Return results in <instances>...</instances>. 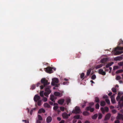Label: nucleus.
I'll return each mask as SVG.
<instances>
[{
	"label": "nucleus",
	"instance_id": "dca6fc26",
	"mask_svg": "<svg viewBox=\"0 0 123 123\" xmlns=\"http://www.w3.org/2000/svg\"><path fill=\"white\" fill-rule=\"evenodd\" d=\"M62 116L64 118L67 119L68 117V114L66 113H64L62 114Z\"/></svg>",
	"mask_w": 123,
	"mask_h": 123
},
{
	"label": "nucleus",
	"instance_id": "a19ab883",
	"mask_svg": "<svg viewBox=\"0 0 123 123\" xmlns=\"http://www.w3.org/2000/svg\"><path fill=\"white\" fill-rule=\"evenodd\" d=\"M58 108V107L57 106H54L53 107V109L55 110H57Z\"/></svg>",
	"mask_w": 123,
	"mask_h": 123
},
{
	"label": "nucleus",
	"instance_id": "f8f14e48",
	"mask_svg": "<svg viewBox=\"0 0 123 123\" xmlns=\"http://www.w3.org/2000/svg\"><path fill=\"white\" fill-rule=\"evenodd\" d=\"M122 94L120 92H119L118 93V95L116 98V100L117 101L120 100L121 98V96Z\"/></svg>",
	"mask_w": 123,
	"mask_h": 123
},
{
	"label": "nucleus",
	"instance_id": "0eeeda50",
	"mask_svg": "<svg viewBox=\"0 0 123 123\" xmlns=\"http://www.w3.org/2000/svg\"><path fill=\"white\" fill-rule=\"evenodd\" d=\"M40 96L37 95H36L34 98V101L36 102H37V101L40 100Z\"/></svg>",
	"mask_w": 123,
	"mask_h": 123
},
{
	"label": "nucleus",
	"instance_id": "052dcab7",
	"mask_svg": "<svg viewBox=\"0 0 123 123\" xmlns=\"http://www.w3.org/2000/svg\"><path fill=\"white\" fill-rule=\"evenodd\" d=\"M67 83V82H63V85H65Z\"/></svg>",
	"mask_w": 123,
	"mask_h": 123
},
{
	"label": "nucleus",
	"instance_id": "9b49d317",
	"mask_svg": "<svg viewBox=\"0 0 123 123\" xmlns=\"http://www.w3.org/2000/svg\"><path fill=\"white\" fill-rule=\"evenodd\" d=\"M54 95L57 96H59L61 97L62 95V93H61L60 92H55L54 93Z\"/></svg>",
	"mask_w": 123,
	"mask_h": 123
},
{
	"label": "nucleus",
	"instance_id": "4d7b16f0",
	"mask_svg": "<svg viewBox=\"0 0 123 123\" xmlns=\"http://www.w3.org/2000/svg\"><path fill=\"white\" fill-rule=\"evenodd\" d=\"M112 94V93L111 92H110L108 94V95L109 96H111Z\"/></svg>",
	"mask_w": 123,
	"mask_h": 123
},
{
	"label": "nucleus",
	"instance_id": "338daca9",
	"mask_svg": "<svg viewBox=\"0 0 123 123\" xmlns=\"http://www.w3.org/2000/svg\"><path fill=\"white\" fill-rule=\"evenodd\" d=\"M120 71V73H122L123 72V69H121L119 70Z\"/></svg>",
	"mask_w": 123,
	"mask_h": 123
},
{
	"label": "nucleus",
	"instance_id": "ddd939ff",
	"mask_svg": "<svg viewBox=\"0 0 123 123\" xmlns=\"http://www.w3.org/2000/svg\"><path fill=\"white\" fill-rule=\"evenodd\" d=\"M52 120V117L50 116H48L46 118V121L48 123L50 122Z\"/></svg>",
	"mask_w": 123,
	"mask_h": 123
},
{
	"label": "nucleus",
	"instance_id": "58836bf2",
	"mask_svg": "<svg viewBox=\"0 0 123 123\" xmlns=\"http://www.w3.org/2000/svg\"><path fill=\"white\" fill-rule=\"evenodd\" d=\"M87 103V102L86 101H84V103L83 104V105H82V108H84V107L86 106V104Z\"/></svg>",
	"mask_w": 123,
	"mask_h": 123
},
{
	"label": "nucleus",
	"instance_id": "c9c22d12",
	"mask_svg": "<svg viewBox=\"0 0 123 123\" xmlns=\"http://www.w3.org/2000/svg\"><path fill=\"white\" fill-rule=\"evenodd\" d=\"M119 68L117 66H115L114 67L113 70H115L118 69Z\"/></svg>",
	"mask_w": 123,
	"mask_h": 123
},
{
	"label": "nucleus",
	"instance_id": "79ce46f5",
	"mask_svg": "<svg viewBox=\"0 0 123 123\" xmlns=\"http://www.w3.org/2000/svg\"><path fill=\"white\" fill-rule=\"evenodd\" d=\"M121 77L120 76H118L116 77V79L117 80H119L121 79Z\"/></svg>",
	"mask_w": 123,
	"mask_h": 123
},
{
	"label": "nucleus",
	"instance_id": "9d476101",
	"mask_svg": "<svg viewBox=\"0 0 123 123\" xmlns=\"http://www.w3.org/2000/svg\"><path fill=\"white\" fill-rule=\"evenodd\" d=\"M50 99L52 102H55V100L56 99V98L53 95H50Z\"/></svg>",
	"mask_w": 123,
	"mask_h": 123
},
{
	"label": "nucleus",
	"instance_id": "f704fd0d",
	"mask_svg": "<svg viewBox=\"0 0 123 123\" xmlns=\"http://www.w3.org/2000/svg\"><path fill=\"white\" fill-rule=\"evenodd\" d=\"M123 101V96L121 98L120 100L118 102V103L119 104H120L121 103V101Z\"/></svg>",
	"mask_w": 123,
	"mask_h": 123
},
{
	"label": "nucleus",
	"instance_id": "bf43d9fd",
	"mask_svg": "<svg viewBox=\"0 0 123 123\" xmlns=\"http://www.w3.org/2000/svg\"><path fill=\"white\" fill-rule=\"evenodd\" d=\"M64 121L63 120H62L59 123H64Z\"/></svg>",
	"mask_w": 123,
	"mask_h": 123
},
{
	"label": "nucleus",
	"instance_id": "bb28decb",
	"mask_svg": "<svg viewBox=\"0 0 123 123\" xmlns=\"http://www.w3.org/2000/svg\"><path fill=\"white\" fill-rule=\"evenodd\" d=\"M105 101H102L101 102L100 105L101 106H103L105 105Z\"/></svg>",
	"mask_w": 123,
	"mask_h": 123
},
{
	"label": "nucleus",
	"instance_id": "2eb2a0df",
	"mask_svg": "<svg viewBox=\"0 0 123 123\" xmlns=\"http://www.w3.org/2000/svg\"><path fill=\"white\" fill-rule=\"evenodd\" d=\"M111 114L110 113H108L106 114L105 116V120H106L109 119L111 117Z\"/></svg>",
	"mask_w": 123,
	"mask_h": 123
},
{
	"label": "nucleus",
	"instance_id": "680f3d73",
	"mask_svg": "<svg viewBox=\"0 0 123 123\" xmlns=\"http://www.w3.org/2000/svg\"><path fill=\"white\" fill-rule=\"evenodd\" d=\"M40 120H38L37 121V123H41V122L40 121Z\"/></svg>",
	"mask_w": 123,
	"mask_h": 123
},
{
	"label": "nucleus",
	"instance_id": "473e14b6",
	"mask_svg": "<svg viewBox=\"0 0 123 123\" xmlns=\"http://www.w3.org/2000/svg\"><path fill=\"white\" fill-rule=\"evenodd\" d=\"M112 91L114 93L116 92L117 91L115 88L114 87L112 89Z\"/></svg>",
	"mask_w": 123,
	"mask_h": 123
},
{
	"label": "nucleus",
	"instance_id": "20e7f679",
	"mask_svg": "<svg viewBox=\"0 0 123 123\" xmlns=\"http://www.w3.org/2000/svg\"><path fill=\"white\" fill-rule=\"evenodd\" d=\"M53 68V67H47L46 68H44V70L45 71L48 73H53V71L52 69Z\"/></svg>",
	"mask_w": 123,
	"mask_h": 123
},
{
	"label": "nucleus",
	"instance_id": "c03bdc74",
	"mask_svg": "<svg viewBox=\"0 0 123 123\" xmlns=\"http://www.w3.org/2000/svg\"><path fill=\"white\" fill-rule=\"evenodd\" d=\"M60 109L62 111H64L65 108L63 107H60Z\"/></svg>",
	"mask_w": 123,
	"mask_h": 123
},
{
	"label": "nucleus",
	"instance_id": "8fccbe9b",
	"mask_svg": "<svg viewBox=\"0 0 123 123\" xmlns=\"http://www.w3.org/2000/svg\"><path fill=\"white\" fill-rule=\"evenodd\" d=\"M35 86L34 85H32L31 87V88L32 89H35Z\"/></svg>",
	"mask_w": 123,
	"mask_h": 123
},
{
	"label": "nucleus",
	"instance_id": "603ef678",
	"mask_svg": "<svg viewBox=\"0 0 123 123\" xmlns=\"http://www.w3.org/2000/svg\"><path fill=\"white\" fill-rule=\"evenodd\" d=\"M116 111L115 110L113 109L112 110V112L113 113L115 114L116 112Z\"/></svg>",
	"mask_w": 123,
	"mask_h": 123
},
{
	"label": "nucleus",
	"instance_id": "f3484780",
	"mask_svg": "<svg viewBox=\"0 0 123 123\" xmlns=\"http://www.w3.org/2000/svg\"><path fill=\"white\" fill-rule=\"evenodd\" d=\"M45 110L43 108H41L38 111L39 113H41L42 112L44 113L45 112Z\"/></svg>",
	"mask_w": 123,
	"mask_h": 123
},
{
	"label": "nucleus",
	"instance_id": "6ab92c4d",
	"mask_svg": "<svg viewBox=\"0 0 123 123\" xmlns=\"http://www.w3.org/2000/svg\"><path fill=\"white\" fill-rule=\"evenodd\" d=\"M71 100L70 99V98H67L66 100V102L67 103V105H68V104L69 103H70Z\"/></svg>",
	"mask_w": 123,
	"mask_h": 123
},
{
	"label": "nucleus",
	"instance_id": "f257e3e1",
	"mask_svg": "<svg viewBox=\"0 0 123 123\" xmlns=\"http://www.w3.org/2000/svg\"><path fill=\"white\" fill-rule=\"evenodd\" d=\"M41 82L42 84H43V85L40 86V89H43L44 87L45 92L44 93V91H41L40 92V96L42 97H43L44 96V94L46 96L48 97V95L51 92L50 89L51 86H48L50 84V83L48 82V80L44 78L42 79L41 80Z\"/></svg>",
	"mask_w": 123,
	"mask_h": 123
},
{
	"label": "nucleus",
	"instance_id": "864d4df0",
	"mask_svg": "<svg viewBox=\"0 0 123 123\" xmlns=\"http://www.w3.org/2000/svg\"><path fill=\"white\" fill-rule=\"evenodd\" d=\"M120 123V121L118 120H116L115 122V123Z\"/></svg>",
	"mask_w": 123,
	"mask_h": 123
},
{
	"label": "nucleus",
	"instance_id": "3c124183",
	"mask_svg": "<svg viewBox=\"0 0 123 123\" xmlns=\"http://www.w3.org/2000/svg\"><path fill=\"white\" fill-rule=\"evenodd\" d=\"M103 98L104 99H107L108 98V97L107 95H104L103 97Z\"/></svg>",
	"mask_w": 123,
	"mask_h": 123
},
{
	"label": "nucleus",
	"instance_id": "a18cd8bd",
	"mask_svg": "<svg viewBox=\"0 0 123 123\" xmlns=\"http://www.w3.org/2000/svg\"><path fill=\"white\" fill-rule=\"evenodd\" d=\"M100 109H101V111H102V113H105V109H104V108L103 107H102Z\"/></svg>",
	"mask_w": 123,
	"mask_h": 123
},
{
	"label": "nucleus",
	"instance_id": "49530a36",
	"mask_svg": "<svg viewBox=\"0 0 123 123\" xmlns=\"http://www.w3.org/2000/svg\"><path fill=\"white\" fill-rule=\"evenodd\" d=\"M47 99L46 98L44 97L43 99V100L44 102H46L47 101Z\"/></svg>",
	"mask_w": 123,
	"mask_h": 123
},
{
	"label": "nucleus",
	"instance_id": "37998d69",
	"mask_svg": "<svg viewBox=\"0 0 123 123\" xmlns=\"http://www.w3.org/2000/svg\"><path fill=\"white\" fill-rule=\"evenodd\" d=\"M105 111L106 112H108L109 111V108L108 107H106L105 108Z\"/></svg>",
	"mask_w": 123,
	"mask_h": 123
},
{
	"label": "nucleus",
	"instance_id": "6e6552de",
	"mask_svg": "<svg viewBox=\"0 0 123 123\" xmlns=\"http://www.w3.org/2000/svg\"><path fill=\"white\" fill-rule=\"evenodd\" d=\"M116 118L117 119H122L123 120V115L121 114H120L118 113V115L116 117Z\"/></svg>",
	"mask_w": 123,
	"mask_h": 123
},
{
	"label": "nucleus",
	"instance_id": "b1692460",
	"mask_svg": "<svg viewBox=\"0 0 123 123\" xmlns=\"http://www.w3.org/2000/svg\"><path fill=\"white\" fill-rule=\"evenodd\" d=\"M91 69L90 68L88 70H87L86 75L87 76H88L90 75L91 73Z\"/></svg>",
	"mask_w": 123,
	"mask_h": 123
},
{
	"label": "nucleus",
	"instance_id": "c85d7f7f",
	"mask_svg": "<svg viewBox=\"0 0 123 123\" xmlns=\"http://www.w3.org/2000/svg\"><path fill=\"white\" fill-rule=\"evenodd\" d=\"M74 118L76 119H80V116L79 115H77L74 116Z\"/></svg>",
	"mask_w": 123,
	"mask_h": 123
},
{
	"label": "nucleus",
	"instance_id": "09e8293b",
	"mask_svg": "<svg viewBox=\"0 0 123 123\" xmlns=\"http://www.w3.org/2000/svg\"><path fill=\"white\" fill-rule=\"evenodd\" d=\"M121 57H118L116 58V60H119L120 59H121V58H122Z\"/></svg>",
	"mask_w": 123,
	"mask_h": 123
},
{
	"label": "nucleus",
	"instance_id": "e2e57ef3",
	"mask_svg": "<svg viewBox=\"0 0 123 123\" xmlns=\"http://www.w3.org/2000/svg\"><path fill=\"white\" fill-rule=\"evenodd\" d=\"M77 121V120H74L73 121V123H75Z\"/></svg>",
	"mask_w": 123,
	"mask_h": 123
},
{
	"label": "nucleus",
	"instance_id": "5701e85b",
	"mask_svg": "<svg viewBox=\"0 0 123 123\" xmlns=\"http://www.w3.org/2000/svg\"><path fill=\"white\" fill-rule=\"evenodd\" d=\"M113 62H112L111 63H108V64H107V65H106L105 68H108L109 67L111 66L113 64Z\"/></svg>",
	"mask_w": 123,
	"mask_h": 123
},
{
	"label": "nucleus",
	"instance_id": "39448f33",
	"mask_svg": "<svg viewBox=\"0 0 123 123\" xmlns=\"http://www.w3.org/2000/svg\"><path fill=\"white\" fill-rule=\"evenodd\" d=\"M81 111V110L79 107L77 106H76L75 108V110H73L72 112L73 113L76 114L79 113Z\"/></svg>",
	"mask_w": 123,
	"mask_h": 123
},
{
	"label": "nucleus",
	"instance_id": "e433bc0d",
	"mask_svg": "<svg viewBox=\"0 0 123 123\" xmlns=\"http://www.w3.org/2000/svg\"><path fill=\"white\" fill-rule=\"evenodd\" d=\"M96 108V109H98L99 108V105L98 104H97L95 105Z\"/></svg>",
	"mask_w": 123,
	"mask_h": 123
},
{
	"label": "nucleus",
	"instance_id": "412c9836",
	"mask_svg": "<svg viewBox=\"0 0 123 123\" xmlns=\"http://www.w3.org/2000/svg\"><path fill=\"white\" fill-rule=\"evenodd\" d=\"M83 114L84 116H88L90 114V113L87 111H85L83 112Z\"/></svg>",
	"mask_w": 123,
	"mask_h": 123
},
{
	"label": "nucleus",
	"instance_id": "c756f323",
	"mask_svg": "<svg viewBox=\"0 0 123 123\" xmlns=\"http://www.w3.org/2000/svg\"><path fill=\"white\" fill-rule=\"evenodd\" d=\"M95 101L97 103H99V98L97 97H96L95 98Z\"/></svg>",
	"mask_w": 123,
	"mask_h": 123
},
{
	"label": "nucleus",
	"instance_id": "6e6d98bb",
	"mask_svg": "<svg viewBox=\"0 0 123 123\" xmlns=\"http://www.w3.org/2000/svg\"><path fill=\"white\" fill-rule=\"evenodd\" d=\"M53 102H52L51 101H49V104L51 105H52L53 104Z\"/></svg>",
	"mask_w": 123,
	"mask_h": 123
},
{
	"label": "nucleus",
	"instance_id": "a878e982",
	"mask_svg": "<svg viewBox=\"0 0 123 123\" xmlns=\"http://www.w3.org/2000/svg\"><path fill=\"white\" fill-rule=\"evenodd\" d=\"M85 75V74L84 73H82L80 75V78L82 80H84V77Z\"/></svg>",
	"mask_w": 123,
	"mask_h": 123
},
{
	"label": "nucleus",
	"instance_id": "4468645a",
	"mask_svg": "<svg viewBox=\"0 0 123 123\" xmlns=\"http://www.w3.org/2000/svg\"><path fill=\"white\" fill-rule=\"evenodd\" d=\"M65 100L64 99L59 100L58 101V103L60 105H62L64 102Z\"/></svg>",
	"mask_w": 123,
	"mask_h": 123
},
{
	"label": "nucleus",
	"instance_id": "de8ad7c7",
	"mask_svg": "<svg viewBox=\"0 0 123 123\" xmlns=\"http://www.w3.org/2000/svg\"><path fill=\"white\" fill-rule=\"evenodd\" d=\"M102 114H99L98 117V119H101L102 118Z\"/></svg>",
	"mask_w": 123,
	"mask_h": 123
},
{
	"label": "nucleus",
	"instance_id": "7c9ffc66",
	"mask_svg": "<svg viewBox=\"0 0 123 123\" xmlns=\"http://www.w3.org/2000/svg\"><path fill=\"white\" fill-rule=\"evenodd\" d=\"M41 102H42V100H39L37 102V105H38L40 106L41 105Z\"/></svg>",
	"mask_w": 123,
	"mask_h": 123
},
{
	"label": "nucleus",
	"instance_id": "aec40b11",
	"mask_svg": "<svg viewBox=\"0 0 123 123\" xmlns=\"http://www.w3.org/2000/svg\"><path fill=\"white\" fill-rule=\"evenodd\" d=\"M111 101L112 103L113 104H114L115 103V99L113 98V96L112 95L111 97Z\"/></svg>",
	"mask_w": 123,
	"mask_h": 123
},
{
	"label": "nucleus",
	"instance_id": "ea45409f",
	"mask_svg": "<svg viewBox=\"0 0 123 123\" xmlns=\"http://www.w3.org/2000/svg\"><path fill=\"white\" fill-rule=\"evenodd\" d=\"M118 65L120 66H123V62H120L118 63Z\"/></svg>",
	"mask_w": 123,
	"mask_h": 123
},
{
	"label": "nucleus",
	"instance_id": "69168bd1",
	"mask_svg": "<svg viewBox=\"0 0 123 123\" xmlns=\"http://www.w3.org/2000/svg\"><path fill=\"white\" fill-rule=\"evenodd\" d=\"M106 68L105 67H104V68L105 69V70L106 71H108L109 70L108 69H106Z\"/></svg>",
	"mask_w": 123,
	"mask_h": 123
},
{
	"label": "nucleus",
	"instance_id": "a211bd4d",
	"mask_svg": "<svg viewBox=\"0 0 123 123\" xmlns=\"http://www.w3.org/2000/svg\"><path fill=\"white\" fill-rule=\"evenodd\" d=\"M107 58H104L101 60V62L102 63H104V64L105 63V62L107 61Z\"/></svg>",
	"mask_w": 123,
	"mask_h": 123
},
{
	"label": "nucleus",
	"instance_id": "72a5a7b5",
	"mask_svg": "<svg viewBox=\"0 0 123 123\" xmlns=\"http://www.w3.org/2000/svg\"><path fill=\"white\" fill-rule=\"evenodd\" d=\"M38 120H42L43 119L41 116L40 115H38Z\"/></svg>",
	"mask_w": 123,
	"mask_h": 123
},
{
	"label": "nucleus",
	"instance_id": "393cba45",
	"mask_svg": "<svg viewBox=\"0 0 123 123\" xmlns=\"http://www.w3.org/2000/svg\"><path fill=\"white\" fill-rule=\"evenodd\" d=\"M44 106L45 107L49 108L50 107V105L47 103H45L44 104Z\"/></svg>",
	"mask_w": 123,
	"mask_h": 123
},
{
	"label": "nucleus",
	"instance_id": "423d86ee",
	"mask_svg": "<svg viewBox=\"0 0 123 123\" xmlns=\"http://www.w3.org/2000/svg\"><path fill=\"white\" fill-rule=\"evenodd\" d=\"M52 81L51 83V85L53 86H55L56 84L55 83H57L58 82L59 80L58 78H55L52 79Z\"/></svg>",
	"mask_w": 123,
	"mask_h": 123
},
{
	"label": "nucleus",
	"instance_id": "2f4dec72",
	"mask_svg": "<svg viewBox=\"0 0 123 123\" xmlns=\"http://www.w3.org/2000/svg\"><path fill=\"white\" fill-rule=\"evenodd\" d=\"M96 78V76L95 74H93L91 78L93 80H94Z\"/></svg>",
	"mask_w": 123,
	"mask_h": 123
},
{
	"label": "nucleus",
	"instance_id": "13d9d810",
	"mask_svg": "<svg viewBox=\"0 0 123 123\" xmlns=\"http://www.w3.org/2000/svg\"><path fill=\"white\" fill-rule=\"evenodd\" d=\"M57 119L58 120L60 121L61 120V118L60 117H57Z\"/></svg>",
	"mask_w": 123,
	"mask_h": 123
},
{
	"label": "nucleus",
	"instance_id": "1a4fd4ad",
	"mask_svg": "<svg viewBox=\"0 0 123 123\" xmlns=\"http://www.w3.org/2000/svg\"><path fill=\"white\" fill-rule=\"evenodd\" d=\"M98 73L103 75H105L106 73L105 72L103 71V70L102 69H99L98 70Z\"/></svg>",
	"mask_w": 123,
	"mask_h": 123
},
{
	"label": "nucleus",
	"instance_id": "cd10ccee",
	"mask_svg": "<svg viewBox=\"0 0 123 123\" xmlns=\"http://www.w3.org/2000/svg\"><path fill=\"white\" fill-rule=\"evenodd\" d=\"M103 65L102 64H101L100 65H99L97 66L96 67V69H98L99 68L101 67H102L103 66Z\"/></svg>",
	"mask_w": 123,
	"mask_h": 123
},
{
	"label": "nucleus",
	"instance_id": "4be33fe9",
	"mask_svg": "<svg viewBox=\"0 0 123 123\" xmlns=\"http://www.w3.org/2000/svg\"><path fill=\"white\" fill-rule=\"evenodd\" d=\"M98 115L97 114H95L92 117V119H95L98 117Z\"/></svg>",
	"mask_w": 123,
	"mask_h": 123
},
{
	"label": "nucleus",
	"instance_id": "774afa93",
	"mask_svg": "<svg viewBox=\"0 0 123 123\" xmlns=\"http://www.w3.org/2000/svg\"><path fill=\"white\" fill-rule=\"evenodd\" d=\"M85 123H90V122L89 121H86L85 122Z\"/></svg>",
	"mask_w": 123,
	"mask_h": 123
},
{
	"label": "nucleus",
	"instance_id": "4c0bfd02",
	"mask_svg": "<svg viewBox=\"0 0 123 123\" xmlns=\"http://www.w3.org/2000/svg\"><path fill=\"white\" fill-rule=\"evenodd\" d=\"M105 101H106V102L108 104H110V101L109 99H106L105 100Z\"/></svg>",
	"mask_w": 123,
	"mask_h": 123
},
{
	"label": "nucleus",
	"instance_id": "7ed1b4c3",
	"mask_svg": "<svg viewBox=\"0 0 123 123\" xmlns=\"http://www.w3.org/2000/svg\"><path fill=\"white\" fill-rule=\"evenodd\" d=\"M90 106L87 107L86 109V111H90L91 112H93L94 110V109L93 108H92V106L94 105L93 102L90 103L89 104Z\"/></svg>",
	"mask_w": 123,
	"mask_h": 123
},
{
	"label": "nucleus",
	"instance_id": "f03ea898",
	"mask_svg": "<svg viewBox=\"0 0 123 123\" xmlns=\"http://www.w3.org/2000/svg\"><path fill=\"white\" fill-rule=\"evenodd\" d=\"M119 46L121 44H123V41L121 39H120L118 43ZM123 50V47L118 46L117 47L114 49V53L115 55H120L123 53V51H118V50Z\"/></svg>",
	"mask_w": 123,
	"mask_h": 123
},
{
	"label": "nucleus",
	"instance_id": "5fc2aeb1",
	"mask_svg": "<svg viewBox=\"0 0 123 123\" xmlns=\"http://www.w3.org/2000/svg\"><path fill=\"white\" fill-rule=\"evenodd\" d=\"M40 83H38L36 85V86L37 87H38L40 85Z\"/></svg>",
	"mask_w": 123,
	"mask_h": 123
},
{
	"label": "nucleus",
	"instance_id": "0e129e2a",
	"mask_svg": "<svg viewBox=\"0 0 123 123\" xmlns=\"http://www.w3.org/2000/svg\"><path fill=\"white\" fill-rule=\"evenodd\" d=\"M120 73V71L119 70H118L116 72V73L117 74H118V73Z\"/></svg>",
	"mask_w": 123,
	"mask_h": 123
}]
</instances>
